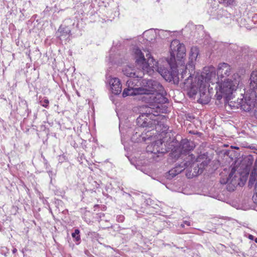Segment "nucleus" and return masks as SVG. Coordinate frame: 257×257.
<instances>
[{
    "label": "nucleus",
    "mask_w": 257,
    "mask_h": 257,
    "mask_svg": "<svg viewBox=\"0 0 257 257\" xmlns=\"http://www.w3.org/2000/svg\"><path fill=\"white\" fill-rule=\"evenodd\" d=\"M133 52L136 64L143 70H148L149 68L159 70L158 62L151 57L149 53L146 54L147 58L146 59L144 54L138 47L134 48ZM185 56V45L181 44L178 40L172 41L170 44V58L167 60L170 65V69L161 68L158 70L166 81L178 84L180 78L178 76L177 64L182 65Z\"/></svg>",
    "instance_id": "nucleus-1"
},
{
    "label": "nucleus",
    "mask_w": 257,
    "mask_h": 257,
    "mask_svg": "<svg viewBox=\"0 0 257 257\" xmlns=\"http://www.w3.org/2000/svg\"><path fill=\"white\" fill-rule=\"evenodd\" d=\"M128 88L123 90L122 96L137 95L139 94H153L158 92H163V86L158 81L152 79H142L134 78L127 80Z\"/></svg>",
    "instance_id": "nucleus-2"
},
{
    "label": "nucleus",
    "mask_w": 257,
    "mask_h": 257,
    "mask_svg": "<svg viewBox=\"0 0 257 257\" xmlns=\"http://www.w3.org/2000/svg\"><path fill=\"white\" fill-rule=\"evenodd\" d=\"M145 112L142 113L137 119L136 122L139 127H147L155 129L158 132H161L163 135L169 133V126L164 123L165 119L159 115V111L151 107H146Z\"/></svg>",
    "instance_id": "nucleus-3"
},
{
    "label": "nucleus",
    "mask_w": 257,
    "mask_h": 257,
    "mask_svg": "<svg viewBox=\"0 0 257 257\" xmlns=\"http://www.w3.org/2000/svg\"><path fill=\"white\" fill-rule=\"evenodd\" d=\"M239 80L233 78L225 79L221 81L219 84V80L217 82V85L219 87V89L216 91L215 97L216 99L220 100L224 98L225 101H228L232 99L233 93L235 91L239 84Z\"/></svg>",
    "instance_id": "nucleus-4"
},
{
    "label": "nucleus",
    "mask_w": 257,
    "mask_h": 257,
    "mask_svg": "<svg viewBox=\"0 0 257 257\" xmlns=\"http://www.w3.org/2000/svg\"><path fill=\"white\" fill-rule=\"evenodd\" d=\"M199 53L198 48L194 46L191 48L189 54V61L186 64L185 70L181 73V79H184L183 83L187 87H191L192 83V76L194 73V61H196L197 57Z\"/></svg>",
    "instance_id": "nucleus-5"
},
{
    "label": "nucleus",
    "mask_w": 257,
    "mask_h": 257,
    "mask_svg": "<svg viewBox=\"0 0 257 257\" xmlns=\"http://www.w3.org/2000/svg\"><path fill=\"white\" fill-rule=\"evenodd\" d=\"M216 70L215 67L210 66L205 67L200 76L198 78V85H205L206 83H213L215 80Z\"/></svg>",
    "instance_id": "nucleus-6"
},
{
    "label": "nucleus",
    "mask_w": 257,
    "mask_h": 257,
    "mask_svg": "<svg viewBox=\"0 0 257 257\" xmlns=\"http://www.w3.org/2000/svg\"><path fill=\"white\" fill-rule=\"evenodd\" d=\"M167 142H165V138L163 137L162 139H160L148 145L147 150L152 154H157V156L159 157V154H164L168 151L169 148L167 147Z\"/></svg>",
    "instance_id": "nucleus-7"
},
{
    "label": "nucleus",
    "mask_w": 257,
    "mask_h": 257,
    "mask_svg": "<svg viewBox=\"0 0 257 257\" xmlns=\"http://www.w3.org/2000/svg\"><path fill=\"white\" fill-rule=\"evenodd\" d=\"M200 158H199L197 159L196 162H192L193 160L191 161H186L185 162H189L190 163V165L188 167H190V172L192 173V174H189V177H195L198 176L199 174H201L205 168L208 166L210 162V160L206 158V159L201 162Z\"/></svg>",
    "instance_id": "nucleus-8"
},
{
    "label": "nucleus",
    "mask_w": 257,
    "mask_h": 257,
    "mask_svg": "<svg viewBox=\"0 0 257 257\" xmlns=\"http://www.w3.org/2000/svg\"><path fill=\"white\" fill-rule=\"evenodd\" d=\"M56 35L61 42L64 41L66 44V42L70 40L71 35L70 28L64 24L61 25L56 32Z\"/></svg>",
    "instance_id": "nucleus-9"
},
{
    "label": "nucleus",
    "mask_w": 257,
    "mask_h": 257,
    "mask_svg": "<svg viewBox=\"0 0 257 257\" xmlns=\"http://www.w3.org/2000/svg\"><path fill=\"white\" fill-rule=\"evenodd\" d=\"M231 67L229 65L226 63H220L217 68V77L218 79H220L221 81L225 79H227L231 74Z\"/></svg>",
    "instance_id": "nucleus-10"
},
{
    "label": "nucleus",
    "mask_w": 257,
    "mask_h": 257,
    "mask_svg": "<svg viewBox=\"0 0 257 257\" xmlns=\"http://www.w3.org/2000/svg\"><path fill=\"white\" fill-rule=\"evenodd\" d=\"M255 102L253 98L244 97V99H241L237 102L236 107L240 108L245 111H249L255 107Z\"/></svg>",
    "instance_id": "nucleus-11"
},
{
    "label": "nucleus",
    "mask_w": 257,
    "mask_h": 257,
    "mask_svg": "<svg viewBox=\"0 0 257 257\" xmlns=\"http://www.w3.org/2000/svg\"><path fill=\"white\" fill-rule=\"evenodd\" d=\"M190 165L189 162H182L181 164L177 165L175 168L169 170L166 174V177L168 179H172L177 175L181 173L185 168L188 167Z\"/></svg>",
    "instance_id": "nucleus-12"
},
{
    "label": "nucleus",
    "mask_w": 257,
    "mask_h": 257,
    "mask_svg": "<svg viewBox=\"0 0 257 257\" xmlns=\"http://www.w3.org/2000/svg\"><path fill=\"white\" fill-rule=\"evenodd\" d=\"M152 136L151 133L148 131L147 133H140V128H136L132 137V140L136 143L146 142L148 140H151Z\"/></svg>",
    "instance_id": "nucleus-13"
},
{
    "label": "nucleus",
    "mask_w": 257,
    "mask_h": 257,
    "mask_svg": "<svg viewBox=\"0 0 257 257\" xmlns=\"http://www.w3.org/2000/svg\"><path fill=\"white\" fill-rule=\"evenodd\" d=\"M165 94L166 92L164 90L163 92H158V93L152 94L150 97L153 102L157 104L155 109L159 111V113L160 112V107L158 104H164L168 101V99L165 96ZM154 108L155 109V108Z\"/></svg>",
    "instance_id": "nucleus-14"
},
{
    "label": "nucleus",
    "mask_w": 257,
    "mask_h": 257,
    "mask_svg": "<svg viewBox=\"0 0 257 257\" xmlns=\"http://www.w3.org/2000/svg\"><path fill=\"white\" fill-rule=\"evenodd\" d=\"M180 148L181 154H187L193 150L195 144L193 142L189 141L188 139H182L180 142Z\"/></svg>",
    "instance_id": "nucleus-15"
},
{
    "label": "nucleus",
    "mask_w": 257,
    "mask_h": 257,
    "mask_svg": "<svg viewBox=\"0 0 257 257\" xmlns=\"http://www.w3.org/2000/svg\"><path fill=\"white\" fill-rule=\"evenodd\" d=\"M112 93L115 95L119 94L121 91V85L119 79L117 78H113L109 81Z\"/></svg>",
    "instance_id": "nucleus-16"
},
{
    "label": "nucleus",
    "mask_w": 257,
    "mask_h": 257,
    "mask_svg": "<svg viewBox=\"0 0 257 257\" xmlns=\"http://www.w3.org/2000/svg\"><path fill=\"white\" fill-rule=\"evenodd\" d=\"M18 110L19 113L23 116H28L31 112V110L28 108L27 102L24 99H22L20 101Z\"/></svg>",
    "instance_id": "nucleus-17"
},
{
    "label": "nucleus",
    "mask_w": 257,
    "mask_h": 257,
    "mask_svg": "<svg viewBox=\"0 0 257 257\" xmlns=\"http://www.w3.org/2000/svg\"><path fill=\"white\" fill-rule=\"evenodd\" d=\"M248 186L249 188H254L256 190L257 186V169L251 172L249 176Z\"/></svg>",
    "instance_id": "nucleus-18"
},
{
    "label": "nucleus",
    "mask_w": 257,
    "mask_h": 257,
    "mask_svg": "<svg viewBox=\"0 0 257 257\" xmlns=\"http://www.w3.org/2000/svg\"><path fill=\"white\" fill-rule=\"evenodd\" d=\"M250 89L255 91L257 88V71H252L250 76Z\"/></svg>",
    "instance_id": "nucleus-19"
},
{
    "label": "nucleus",
    "mask_w": 257,
    "mask_h": 257,
    "mask_svg": "<svg viewBox=\"0 0 257 257\" xmlns=\"http://www.w3.org/2000/svg\"><path fill=\"white\" fill-rule=\"evenodd\" d=\"M234 172L231 171V172L229 173L228 176L226 178V180H225L224 179H221L220 181V182L221 184H228L227 189L229 191H233L234 189L235 186H230V183H232V179L231 180V178H232V176L233 175Z\"/></svg>",
    "instance_id": "nucleus-20"
},
{
    "label": "nucleus",
    "mask_w": 257,
    "mask_h": 257,
    "mask_svg": "<svg viewBox=\"0 0 257 257\" xmlns=\"http://www.w3.org/2000/svg\"><path fill=\"white\" fill-rule=\"evenodd\" d=\"M254 159L252 155H248L245 157L243 160L242 165H244L246 169H250L252 166Z\"/></svg>",
    "instance_id": "nucleus-21"
},
{
    "label": "nucleus",
    "mask_w": 257,
    "mask_h": 257,
    "mask_svg": "<svg viewBox=\"0 0 257 257\" xmlns=\"http://www.w3.org/2000/svg\"><path fill=\"white\" fill-rule=\"evenodd\" d=\"M124 75L129 77H133L135 75V70L131 67L126 66L122 69Z\"/></svg>",
    "instance_id": "nucleus-22"
},
{
    "label": "nucleus",
    "mask_w": 257,
    "mask_h": 257,
    "mask_svg": "<svg viewBox=\"0 0 257 257\" xmlns=\"http://www.w3.org/2000/svg\"><path fill=\"white\" fill-rule=\"evenodd\" d=\"M80 230L78 229H76L74 232L72 233V236L74 238V241L78 244L80 241V236L79 235Z\"/></svg>",
    "instance_id": "nucleus-23"
},
{
    "label": "nucleus",
    "mask_w": 257,
    "mask_h": 257,
    "mask_svg": "<svg viewBox=\"0 0 257 257\" xmlns=\"http://www.w3.org/2000/svg\"><path fill=\"white\" fill-rule=\"evenodd\" d=\"M235 0H219L220 4L223 5L225 7L232 5L234 3Z\"/></svg>",
    "instance_id": "nucleus-24"
},
{
    "label": "nucleus",
    "mask_w": 257,
    "mask_h": 257,
    "mask_svg": "<svg viewBox=\"0 0 257 257\" xmlns=\"http://www.w3.org/2000/svg\"><path fill=\"white\" fill-rule=\"evenodd\" d=\"M39 102L45 108H48L49 107V101L46 97L42 98Z\"/></svg>",
    "instance_id": "nucleus-25"
},
{
    "label": "nucleus",
    "mask_w": 257,
    "mask_h": 257,
    "mask_svg": "<svg viewBox=\"0 0 257 257\" xmlns=\"http://www.w3.org/2000/svg\"><path fill=\"white\" fill-rule=\"evenodd\" d=\"M125 219V217L122 215H118L116 216V220L118 222H123Z\"/></svg>",
    "instance_id": "nucleus-26"
},
{
    "label": "nucleus",
    "mask_w": 257,
    "mask_h": 257,
    "mask_svg": "<svg viewBox=\"0 0 257 257\" xmlns=\"http://www.w3.org/2000/svg\"><path fill=\"white\" fill-rule=\"evenodd\" d=\"M252 200L255 204H257V191H256L252 196Z\"/></svg>",
    "instance_id": "nucleus-27"
},
{
    "label": "nucleus",
    "mask_w": 257,
    "mask_h": 257,
    "mask_svg": "<svg viewBox=\"0 0 257 257\" xmlns=\"http://www.w3.org/2000/svg\"><path fill=\"white\" fill-rule=\"evenodd\" d=\"M42 157L43 159L44 163L46 168L48 169L49 168V167L50 166V165L48 163V162L44 157Z\"/></svg>",
    "instance_id": "nucleus-28"
},
{
    "label": "nucleus",
    "mask_w": 257,
    "mask_h": 257,
    "mask_svg": "<svg viewBox=\"0 0 257 257\" xmlns=\"http://www.w3.org/2000/svg\"><path fill=\"white\" fill-rule=\"evenodd\" d=\"M254 114L255 117L257 118V107L254 109Z\"/></svg>",
    "instance_id": "nucleus-29"
},
{
    "label": "nucleus",
    "mask_w": 257,
    "mask_h": 257,
    "mask_svg": "<svg viewBox=\"0 0 257 257\" xmlns=\"http://www.w3.org/2000/svg\"><path fill=\"white\" fill-rule=\"evenodd\" d=\"M12 251L13 253H15L17 251V249L16 248H13Z\"/></svg>",
    "instance_id": "nucleus-30"
},
{
    "label": "nucleus",
    "mask_w": 257,
    "mask_h": 257,
    "mask_svg": "<svg viewBox=\"0 0 257 257\" xmlns=\"http://www.w3.org/2000/svg\"><path fill=\"white\" fill-rule=\"evenodd\" d=\"M184 223H185L186 224H187V225H188V226L190 225V222H188V221H185L184 222Z\"/></svg>",
    "instance_id": "nucleus-31"
},
{
    "label": "nucleus",
    "mask_w": 257,
    "mask_h": 257,
    "mask_svg": "<svg viewBox=\"0 0 257 257\" xmlns=\"http://www.w3.org/2000/svg\"><path fill=\"white\" fill-rule=\"evenodd\" d=\"M255 242L257 243V238H255L254 239Z\"/></svg>",
    "instance_id": "nucleus-32"
},
{
    "label": "nucleus",
    "mask_w": 257,
    "mask_h": 257,
    "mask_svg": "<svg viewBox=\"0 0 257 257\" xmlns=\"http://www.w3.org/2000/svg\"><path fill=\"white\" fill-rule=\"evenodd\" d=\"M189 157H190L191 159H192V155L191 156H189Z\"/></svg>",
    "instance_id": "nucleus-33"
},
{
    "label": "nucleus",
    "mask_w": 257,
    "mask_h": 257,
    "mask_svg": "<svg viewBox=\"0 0 257 257\" xmlns=\"http://www.w3.org/2000/svg\"><path fill=\"white\" fill-rule=\"evenodd\" d=\"M252 235H250V238H252Z\"/></svg>",
    "instance_id": "nucleus-34"
},
{
    "label": "nucleus",
    "mask_w": 257,
    "mask_h": 257,
    "mask_svg": "<svg viewBox=\"0 0 257 257\" xmlns=\"http://www.w3.org/2000/svg\"><path fill=\"white\" fill-rule=\"evenodd\" d=\"M252 235H250V238H252Z\"/></svg>",
    "instance_id": "nucleus-35"
}]
</instances>
